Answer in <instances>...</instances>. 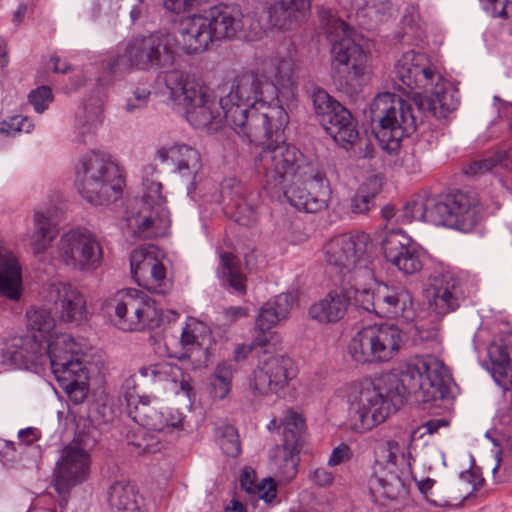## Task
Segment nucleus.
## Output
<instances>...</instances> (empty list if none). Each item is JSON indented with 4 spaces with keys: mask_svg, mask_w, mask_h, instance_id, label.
I'll list each match as a JSON object with an SVG mask.
<instances>
[{
    "mask_svg": "<svg viewBox=\"0 0 512 512\" xmlns=\"http://www.w3.org/2000/svg\"><path fill=\"white\" fill-rule=\"evenodd\" d=\"M434 484H435V480L430 479V478L424 479L417 483L419 491L421 492V494L423 495V497L429 504H431L432 506H435V507H443V506H445V502H442V501L434 498V494L432 492V488H433Z\"/></svg>",
    "mask_w": 512,
    "mask_h": 512,
    "instance_id": "obj_58",
    "label": "nucleus"
},
{
    "mask_svg": "<svg viewBox=\"0 0 512 512\" xmlns=\"http://www.w3.org/2000/svg\"><path fill=\"white\" fill-rule=\"evenodd\" d=\"M448 426V421L445 419H433L426 423H424L421 426H418L417 428L413 429L412 431H417V439L422 438L425 434H433L438 431L440 427H446Z\"/></svg>",
    "mask_w": 512,
    "mask_h": 512,
    "instance_id": "obj_60",
    "label": "nucleus"
},
{
    "mask_svg": "<svg viewBox=\"0 0 512 512\" xmlns=\"http://www.w3.org/2000/svg\"><path fill=\"white\" fill-rule=\"evenodd\" d=\"M429 305L438 315H446L459 307L458 286L450 274L434 277L427 289Z\"/></svg>",
    "mask_w": 512,
    "mask_h": 512,
    "instance_id": "obj_31",
    "label": "nucleus"
},
{
    "mask_svg": "<svg viewBox=\"0 0 512 512\" xmlns=\"http://www.w3.org/2000/svg\"><path fill=\"white\" fill-rule=\"evenodd\" d=\"M162 428H152L153 431L163 433H173L183 430L184 416L181 412L174 409H167L162 412Z\"/></svg>",
    "mask_w": 512,
    "mask_h": 512,
    "instance_id": "obj_53",
    "label": "nucleus"
},
{
    "mask_svg": "<svg viewBox=\"0 0 512 512\" xmlns=\"http://www.w3.org/2000/svg\"><path fill=\"white\" fill-rule=\"evenodd\" d=\"M305 177L279 192L297 210L316 213L327 207L330 197L329 181L318 166L307 170Z\"/></svg>",
    "mask_w": 512,
    "mask_h": 512,
    "instance_id": "obj_21",
    "label": "nucleus"
},
{
    "mask_svg": "<svg viewBox=\"0 0 512 512\" xmlns=\"http://www.w3.org/2000/svg\"><path fill=\"white\" fill-rule=\"evenodd\" d=\"M331 42V68L334 84L346 94L360 91L369 72V57L353 38L348 24L326 8L319 11Z\"/></svg>",
    "mask_w": 512,
    "mask_h": 512,
    "instance_id": "obj_5",
    "label": "nucleus"
},
{
    "mask_svg": "<svg viewBox=\"0 0 512 512\" xmlns=\"http://www.w3.org/2000/svg\"><path fill=\"white\" fill-rule=\"evenodd\" d=\"M398 381L401 393L413 394L422 402H430L443 399L448 394L450 375L437 357L415 356L401 364Z\"/></svg>",
    "mask_w": 512,
    "mask_h": 512,
    "instance_id": "obj_12",
    "label": "nucleus"
},
{
    "mask_svg": "<svg viewBox=\"0 0 512 512\" xmlns=\"http://www.w3.org/2000/svg\"><path fill=\"white\" fill-rule=\"evenodd\" d=\"M6 356L19 368L44 365L46 362V342L37 334H30L20 339L15 349L8 348Z\"/></svg>",
    "mask_w": 512,
    "mask_h": 512,
    "instance_id": "obj_33",
    "label": "nucleus"
},
{
    "mask_svg": "<svg viewBox=\"0 0 512 512\" xmlns=\"http://www.w3.org/2000/svg\"><path fill=\"white\" fill-rule=\"evenodd\" d=\"M294 47H279L255 71L238 76L230 92L220 99V127L223 123L251 143L263 142L269 127L279 131L289 116L279 97L292 98L298 85Z\"/></svg>",
    "mask_w": 512,
    "mask_h": 512,
    "instance_id": "obj_1",
    "label": "nucleus"
},
{
    "mask_svg": "<svg viewBox=\"0 0 512 512\" xmlns=\"http://www.w3.org/2000/svg\"><path fill=\"white\" fill-rule=\"evenodd\" d=\"M505 158V153L497 152L486 158L473 160L464 167V173L468 176L484 174L501 164Z\"/></svg>",
    "mask_w": 512,
    "mask_h": 512,
    "instance_id": "obj_50",
    "label": "nucleus"
},
{
    "mask_svg": "<svg viewBox=\"0 0 512 512\" xmlns=\"http://www.w3.org/2000/svg\"><path fill=\"white\" fill-rule=\"evenodd\" d=\"M395 75L402 85L411 90L423 91L417 98V110L435 118H445L459 104L457 90L447 81L429 57L409 50L395 65Z\"/></svg>",
    "mask_w": 512,
    "mask_h": 512,
    "instance_id": "obj_3",
    "label": "nucleus"
},
{
    "mask_svg": "<svg viewBox=\"0 0 512 512\" xmlns=\"http://www.w3.org/2000/svg\"><path fill=\"white\" fill-rule=\"evenodd\" d=\"M162 410H159L157 406L152 405L150 401L141 399L140 402L135 406L133 413V419L139 425L152 430V428H162Z\"/></svg>",
    "mask_w": 512,
    "mask_h": 512,
    "instance_id": "obj_48",
    "label": "nucleus"
},
{
    "mask_svg": "<svg viewBox=\"0 0 512 512\" xmlns=\"http://www.w3.org/2000/svg\"><path fill=\"white\" fill-rule=\"evenodd\" d=\"M417 431H402L383 446V458L388 467L378 462L369 480V491L376 502L384 499L394 500L403 491L404 484L397 474V461L404 457L405 449L417 440Z\"/></svg>",
    "mask_w": 512,
    "mask_h": 512,
    "instance_id": "obj_17",
    "label": "nucleus"
},
{
    "mask_svg": "<svg viewBox=\"0 0 512 512\" xmlns=\"http://www.w3.org/2000/svg\"><path fill=\"white\" fill-rule=\"evenodd\" d=\"M155 156L161 163L171 160L182 176L195 175L201 168L199 152L185 144L161 146L157 148Z\"/></svg>",
    "mask_w": 512,
    "mask_h": 512,
    "instance_id": "obj_34",
    "label": "nucleus"
},
{
    "mask_svg": "<svg viewBox=\"0 0 512 512\" xmlns=\"http://www.w3.org/2000/svg\"><path fill=\"white\" fill-rule=\"evenodd\" d=\"M60 319L65 323L80 324L86 319V300L80 290L68 283L54 285Z\"/></svg>",
    "mask_w": 512,
    "mask_h": 512,
    "instance_id": "obj_32",
    "label": "nucleus"
},
{
    "mask_svg": "<svg viewBox=\"0 0 512 512\" xmlns=\"http://www.w3.org/2000/svg\"><path fill=\"white\" fill-rule=\"evenodd\" d=\"M223 314L229 323L236 322L238 319L248 315L247 309L241 306L228 307L224 310Z\"/></svg>",
    "mask_w": 512,
    "mask_h": 512,
    "instance_id": "obj_64",
    "label": "nucleus"
},
{
    "mask_svg": "<svg viewBox=\"0 0 512 512\" xmlns=\"http://www.w3.org/2000/svg\"><path fill=\"white\" fill-rule=\"evenodd\" d=\"M143 187L141 208L126 218L127 227L138 238L163 237L168 233L171 220L164 206L166 198L162 194V184L145 178Z\"/></svg>",
    "mask_w": 512,
    "mask_h": 512,
    "instance_id": "obj_18",
    "label": "nucleus"
},
{
    "mask_svg": "<svg viewBox=\"0 0 512 512\" xmlns=\"http://www.w3.org/2000/svg\"><path fill=\"white\" fill-rule=\"evenodd\" d=\"M486 9H491L493 16L507 19L512 16V0H481Z\"/></svg>",
    "mask_w": 512,
    "mask_h": 512,
    "instance_id": "obj_55",
    "label": "nucleus"
},
{
    "mask_svg": "<svg viewBox=\"0 0 512 512\" xmlns=\"http://www.w3.org/2000/svg\"><path fill=\"white\" fill-rule=\"evenodd\" d=\"M382 250L388 263L405 275L423 268V249L402 229H391L382 240Z\"/></svg>",
    "mask_w": 512,
    "mask_h": 512,
    "instance_id": "obj_24",
    "label": "nucleus"
},
{
    "mask_svg": "<svg viewBox=\"0 0 512 512\" xmlns=\"http://www.w3.org/2000/svg\"><path fill=\"white\" fill-rule=\"evenodd\" d=\"M293 303L291 294L281 293L266 302L256 317L254 345L260 346L263 352L249 379V389L254 397L278 394L296 376L293 360L270 350L278 341V335L271 329L288 317Z\"/></svg>",
    "mask_w": 512,
    "mask_h": 512,
    "instance_id": "obj_2",
    "label": "nucleus"
},
{
    "mask_svg": "<svg viewBox=\"0 0 512 512\" xmlns=\"http://www.w3.org/2000/svg\"><path fill=\"white\" fill-rule=\"evenodd\" d=\"M46 342V360H49L51 369L53 368V353L58 354L65 359L75 357L80 351V346L74 339L66 333H57L53 338Z\"/></svg>",
    "mask_w": 512,
    "mask_h": 512,
    "instance_id": "obj_46",
    "label": "nucleus"
},
{
    "mask_svg": "<svg viewBox=\"0 0 512 512\" xmlns=\"http://www.w3.org/2000/svg\"><path fill=\"white\" fill-rule=\"evenodd\" d=\"M363 284L356 293V305L376 316L387 319L412 321L416 311L412 293L402 285L378 283L373 289Z\"/></svg>",
    "mask_w": 512,
    "mask_h": 512,
    "instance_id": "obj_16",
    "label": "nucleus"
},
{
    "mask_svg": "<svg viewBox=\"0 0 512 512\" xmlns=\"http://www.w3.org/2000/svg\"><path fill=\"white\" fill-rule=\"evenodd\" d=\"M58 235L57 222L52 211L36 210L33 217L31 246L36 254L44 253Z\"/></svg>",
    "mask_w": 512,
    "mask_h": 512,
    "instance_id": "obj_38",
    "label": "nucleus"
},
{
    "mask_svg": "<svg viewBox=\"0 0 512 512\" xmlns=\"http://www.w3.org/2000/svg\"><path fill=\"white\" fill-rule=\"evenodd\" d=\"M482 207L477 197L464 192L450 193L438 199L437 226L470 232L478 224Z\"/></svg>",
    "mask_w": 512,
    "mask_h": 512,
    "instance_id": "obj_23",
    "label": "nucleus"
},
{
    "mask_svg": "<svg viewBox=\"0 0 512 512\" xmlns=\"http://www.w3.org/2000/svg\"><path fill=\"white\" fill-rule=\"evenodd\" d=\"M381 185L372 177L363 182L350 200V210L354 214H366L374 205V198L380 192Z\"/></svg>",
    "mask_w": 512,
    "mask_h": 512,
    "instance_id": "obj_43",
    "label": "nucleus"
},
{
    "mask_svg": "<svg viewBox=\"0 0 512 512\" xmlns=\"http://www.w3.org/2000/svg\"><path fill=\"white\" fill-rule=\"evenodd\" d=\"M52 372L71 402L80 404L86 399L89 376L79 353L67 360L54 352Z\"/></svg>",
    "mask_w": 512,
    "mask_h": 512,
    "instance_id": "obj_26",
    "label": "nucleus"
},
{
    "mask_svg": "<svg viewBox=\"0 0 512 512\" xmlns=\"http://www.w3.org/2000/svg\"><path fill=\"white\" fill-rule=\"evenodd\" d=\"M27 325L31 334H37L41 339L48 341L56 332L55 319L51 312L44 308H30L27 311Z\"/></svg>",
    "mask_w": 512,
    "mask_h": 512,
    "instance_id": "obj_42",
    "label": "nucleus"
},
{
    "mask_svg": "<svg viewBox=\"0 0 512 512\" xmlns=\"http://www.w3.org/2000/svg\"><path fill=\"white\" fill-rule=\"evenodd\" d=\"M222 451L230 457H236L241 452V445L237 430L233 426H225L219 438Z\"/></svg>",
    "mask_w": 512,
    "mask_h": 512,
    "instance_id": "obj_52",
    "label": "nucleus"
},
{
    "mask_svg": "<svg viewBox=\"0 0 512 512\" xmlns=\"http://www.w3.org/2000/svg\"><path fill=\"white\" fill-rule=\"evenodd\" d=\"M215 41L261 39L264 28L256 15L244 14L236 5L219 4L202 11Z\"/></svg>",
    "mask_w": 512,
    "mask_h": 512,
    "instance_id": "obj_19",
    "label": "nucleus"
},
{
    "mask_svg": "<svg viewBox=\"0 0 512 512\" xmlns=\"http://www.w3.org/2000/svg\"><path fill=\"white\" fill-rule=\"evenodd\" d=\"M370 115L371 120L379 124L375 136L389 153H396L402 140L414 133L418 124L412 103L390 92L373 99Z\"/></svg>",
    "mask_w": 512,
    "mask_h": 512,
    "instance_id": "obj_9",
    "label": "nucleus"
},
{
    "mask_svg": "<svg viewBox=\"0 0 512 512\" xmlns=\"http://www.w3.org/2000/svg\"><path fill=\"white\" fill-rule=\"evenodd\" d=\"M311 0H276L267 8L268 23L285 31L298 26L309 15Z\"/></svg>",
    "mask_w": 512,
    "mask_h": 512,
    "instance_id": "obj_30",
    "label": "nucleus"
},
{
    "mask_svg": "<svg viewBox=\"0 0 512 512\" xmlns=\"http://www.w3.org/2000/svg\"><path fill=\"white\" fill-rule=\"evenodd\" d=\"M220 267L224 281L236 292L244 294L246 291V276L241 270L237 257L227 252L221 254Z\"/></svg>",
    "mask_w": 512,
    "mask_h": 512,
    "instance_id": "obj_45",
    "label": "nucleus"
},
{
    "mask_svg": "<svg viewBox=\"0 0 512 512\" xmlns=\"http://www.w3.org/2000/svg\"><path fill=\"white\" fill-rule=\"evenodd\" d=\"M209 334L208 327L195 318H188L181 334V344L184 349L190 350L195 345H201Z\"/></svg>",
    "mask_w": 512,
    "mask_h": 512,
    "instance_id": "obj_49",
    "label": "nucleus"
},
{
    "mask_svg": "<svg viewBox=\"0 0 512 512\" xmlns=\"http://www.w3.org/2000/svg\"><path fill=\"white\" fill-rule=\"evenodd\" d=\"M88 121L87 123H85L83 126L85 127L87 125V130L88 131H93L95 130L102 122V118H101V115H102V108H101V105H97L93 111L91 112H88Z\"/></svg>",
    "mask_w": 512,
    "mask_h": 512,
    "instance_id": "obj_63",
    "label": "nucleus"
},
{
    "mask_svg": "<svg viewBox=\"0 0 512 512\" xmlns=\"http://www.w3.org/2000/svg\"><path fill=\"white\" fill-rule=\"evenodd\" d=\"M169 41L171 38L165 32L134 37L127 42L124 52L108 63L107 70L117 73L133 68L149 70L169 66L175 59V51Z\"/></svg>",
    "mask_w": 512,
    "mask_h": 512,
    "instance_id": "obj_13",
    "label": "nucleus"
},
{
    "mask_svg": "<svg viewBox=\"0 0 512 512\" xmlns=\"http://www.w3.org/2000/svg\"><path fill=\"white\" fill-rule=\"evenodd\" d=\"M162 252L154 245L143 246L130 255L131 273L139 286L156 294L165 295L172 289L162 263Z\"/></svg>",
    "mask_w": 512,
    "mask_h": 512,
    "instance_id": "obj_22",
    "label": "nucleus"
},
{
    "mask_svg": "<svg viewBox=\"0 0 512 512\" xmlns=\"http://www.w3.org/2000/svg\"><path fill=\"white\" fill-rule=\"evenodd\" d=\"M283 446L301 449L306 424L303 416L293 410H288L282 420Z\"/></svg>",
    "mask_w": 512,
    "mask_h": 512,
    "instance_id": "obj_44",
    "label": "nucleus"
},
{
    "mask_svg": "<svg viewBox=\"0 0 512 512\" xmlns=\"http://www.w3.org/2000/svg\"><path fill=\"white\" fill-rule=\"evenodd\" d=\"M351 457V448L347 444L342 443L333 449L328 460V465L332 467L340 465L341 463L349 461Z\"/></svg>",
    "mask_w": 512,
    "mask_h": 512,
    "instance_id": "obj_57",
    "label": "nucleus"
},
{
    "mask_svg": "<svg viewBox=\"0 0 512 512\" xmlns=\"http://www.w3.org/2000/svg\"><path fill=\"white\" fill-rule=\"evenodd\" d=\"M90 462V455L78 446L63 449L54 472V488L59 495L65 498L72 487L87 479Z\"/></svg>",
    "mask_w": 512,
    "mask_h": 512,
    "instance_id": "obj_25",
    "label": "nucleus"
},
{
    "mask_svg": "<svg viewBox=\"0 0 512 512\" xmlns=\"http://www.w3.org/2000/svg\"><path fill=\"white\" fill-rule=\"evenodd\" d=\"M139 373L141 376L150 378L154 382L164 383L165 388L175 394L182 392L190 396L193 390L190 375L183 370L178 362L164 360L141 367Z\"/></svg>",
    "mask_w": 512,
    "mask_h": 512,
    "instance_id": "obj_29",
    "label": "nucleus"
},
{
    "mask_svg": "<svg viewBox=\"0 0 512 512\" xmlns=\"http://www.w3.org/2000/svg\"><path fill=\"white\" fill-rule=\"evenodd\" d=\"M300 449L277 445L270 453L269 465L280 483H289L298 473Z\"/></svg>",
    "mask_w": 512,
    "mask_h": 512,
    "instance_id": "obj_37",
    "label": "nucleus"
},
{
    "mask_svg": "<svg viewBox=\"0 0 512 512\" xmlns=\"http://www.w3.org/2000/svg\"><path fill=\"white\" fill-rule=\"evenodd\" d=\"M269 135L263 142H253L262 146L255 159L256 173L262 178L263 188L272 197H279V192L305 177L307 170L317 166L306 161L304 154L284 137L286 126L276 130L269 127Z\"/></svg>",
    "mask_w": 512,
    "mask_h": 512,
    "instance_id": "obj_4",
    "label": "nucleus"
},
{
    "mask_svg": "<svg viewBox=\"0 0 512 512\" xmlns=\"http://www.w3.org/2000/svg\"><path fill=\"white\" fill-rule=\"evenodd\" d=\"M333 479V474L325 468H317L312 473V480L320 486L332 484Z\"/></svg>",
    "mask_w": 512,
    "mask_h": 512,
    "instance_id": "obj_62",
    "label": "nucleus"
},
{
    "mask_svg": "<svg viewBox=\"0 0 512 512\" xmlns=\"http://www.w3.org/2000/svg\"><path fill=\"white\" fill-rule=\"evenodd\" d=\"M33 128L32 120L22 115H14L0 122V132L6 135H14L19 132L29 133Z\"/></svg>",
    "mask_w": 512,
    "mask_h": 512,
    "instance_id": "obj_51",
    "label": "nucleus"
},
{
    "mask_svg": "<svg viewBox=\"0 0 512 512\" xmlns=\"http://www.w3.org/2000/svg\"><path fill=\"white\" fill-rule=\"evenodd\" d=\"M113 311L115 325L123 331H145L159 325L161 311L156 301L145 291L126 288L117 291L106 302Z\"/></svg>",
    "mask_w": 512,
    "mask_h": 512,
    "instance_id": "obj_14",
    "label": "nucleus"
},
{
    "mask_svg": "<svg viewBox=\"0 0 512 512\" xmlns=\"http://www.w3.org/2000/svg\"><path fill=\"white\" fill-rule=\"evenodd\" d=\"M108 503L113 512H144L143 498L133 486L121 481L110 486Z\"/></svg>",
    "mask_w": 512,
    "mask_h": 512,
    "instance_id": "obj_39",
    "label": "nucleus"
},
{
    "mask_svg": "<svg viewBox=\"0 0 512 512\" xmlns=\"http://www.w3.org/2000/svg\"><path fill=\"white\" fill-rule=\"evenodd\" d=\"M29 102L33 105L37 113H42L48 108V105L53 101V94L49 87L41 86L30 92Z\"/></svg>",
    "mask_w": 512,
    "mask_h": 512,
    "instance_id": "obj_54",
    "label": "nucleus"
},
{
    "mask_svg": "<svg viewBox=\"0 0 512 512\" xmlns=\"http://www.w3.org/2000/svg\"><path fill=\"white\" fill-rule=\"evenodd\" d=\"M381 217L387 224L402 225L404 223L402 210H396L393 205H385L381 209Z\"/></svg>",
    "mask_w": 512,
    "mask_h": 512,
    "instance_id": "obj_59",
    "label": "nucleus"
},
{
    "mask_svg": "<svg viewBox=\"0 0 512 512\" xmlns=\"http://www.w3.org/2000/svg\"><path fill=\"white\" fill-rule=\"evenodd\" d=\"M131 444L135 446L138 453L151 454L160 450V443L154 441L153 437L146 438L143 436L141 441L131 442Z\"/></svg>",
    "mask_w": 512,
    "mask_h": 512,
    "instance_id": "obj_61",
    "label": "nucleus"
},
{
    "mask_svg": "<svg viewBox=\"0 0 512 512\" xmlns=\"http://www.w3.org/2000/svg\"><path fill=\"white\" fill-rule=\"evenodd\" d=\"M395 396L396 393L382 379L364 378L347 384V428L364 434L384 423L397 410Z\"/></svg>",
    "mask_w": 512,
    "mask_h": 512,
    "instance_id": "obj_6",
    "label": "nucleus"
},
{
    "mask_svg": "<svg viewBox=\"0 0 512 512\" xmlns=\"http://www.w3.org/2000/svg\"><path fill=\"white\" fill-rule=\"evenodd\" d=\"M372 242L365 232L342 234L328 240L323 248L324 261L340 275L345 284H368L373 280L370 268Z\"/></svg>",
    "mask_w": 512,
    "mask_h": 512,
    "instance_id": "obj_7",
    "label": "nucleus"
},
{
    "mask_svg": "<svg viewBox=\"0 0 512 512\" xmlns=\"http://www.w3.org/2000/svg\"><path fill=\"white\" fill-rule=\"evenodd\" d=\"M312 102L319 122L337 144L352 145L357 140V122L346 107L322 89L313 93Z\"/></svg>",
    "mask_w": 512,
    "mask_h": 512,
    "instance_id": "obj_20",
    "label": "nucleus"
},
{
    "mask_svg": "<svg viewBox=\"0 0 512 512\" xmlns=\"http://www.w3.org/2000/svg\"><path fill=\"white\" fill-rule=\"evenodd\" d=\"M166 33L171 38V49H179L188 55L201 53L214 42L203 12L182 19L177 33Z\"/></svg>",
    "mask_w": 512,
    "mask_h": 512,
    "instance_id": "obj_27",
    "label": "nucleus"
},
{
    "mask_svg": "<svg viewBox=\"0 0 512 512\" xmlns=\"http://www.w3.org/2000/svg\"><path fill=\"white\" fill-rule=\"evenodd\" d=\"M150 96V90L148 87H137L132 96L127 99L126 110L132 112L135 109L146 106Z\"/></svg>",
    "mask_w": 512,
    "mask_h": 512,
    "instance_id": "obj_56",
    "label": "nucleus"
},
{
    "mask_svg": "<svg viewBox=\"0 0 512 512\" xmlns=\"http://www.w3.org/2000/svg\"><path fill=\"white\" fill-rule=\"evenodd\" d=\"M21 288L22 271L18 258L0 244V295L18 300Z\"/></svg>",
    "mask_w": 512,
    "mask_h": 512,
    "instance_id": "obj_35",
    "label": "nucleus"
},
{
    "mask_svg": "<svg viewBox=\"0 0 512 512\" xmlns=\"http://www.w3.org/2000/svg\"><path fill=\"white\" fill-rule=\"evenodd\" d=\"M170 98L185 109L187 121L195 128L220 127V100L194 75L173 69L164 73Z\"/></svg>",
    "mask_w": 512,
    "mask_h": 512,
    "instance_id": "obj_8",
    "label": "nucleus"
},
{
    "mask_svg": "<svg viewBox=\"0 0 512 512\" xmlns=\"http://www.w3.org/2000/svg\"><path fill=\"white\" fill-rule=\"evenodd\" d=\"M240 485L247 493L256 495L266 503H272L277 497V483L272 477L258 481L254 469L245 467L240 474Z\"/></svg>",
    "mask_w": 512,
    "mask_h": 512,
    "instance_id": "obj_41",
    "label": "nucleus"
},
{
    "mask_svg": "<svg viewBox=\"0 0 512 512\" xmlns=\"http://www.w3.org/2000/svg\"><path fill=\"white\" fill-rule=\"evenodd\" d=\"M438 198L427 195H418L407 201L402 209L404 223L414 220L424 221L437 226L434 218L437 216Z\"/></svg>",
    "mask_w": 512,
    "mask_h": 512,
    "instance_id": "obj_40",
    "label": "nucleus"
},
{
    "mask_svg": "<svg viewBox=\"0 0 512 512\" xmlns=\"http://www.w3.org/2000/svg\"><path fill=\"white\" fill-rule=\"evenodd\" d=\"M55 259L67 268L92 274L104 260V251L98 237L86 228H75L65 232L59 239Z\"/></svg>",
    "mask_w": 512,
    "mask_h": 512,
    "instance_id": "obj_15",
    "label": "nucleus"
},
{
    "mask_svg": "<svg viewBox=\"0 0 512 512\" xmlns=\"http://www.w3.org/2000/svg\"><path fill=\"white\" fill-rule=\"evenodd\" d=\"M79 193L90 203L103 205L121 194L124 179L118 165L100 152L84 155L75 170Z\"/></svg>",
    "mask_w": 512,
    "mask_h": 512,
    "instance_id": "obj_10",
    "label": "nucleus"
},
{
    "mask_svg": "<svg viewBox=\"0 0 512 512\" xmlns=\"http://www.w3.org/2000/svg\"><path fill=\"white\" fill-rule=\"evenodd\" d=\"M361 283L345 284L340 281V288L329 291L322 299L312 304L309 308L311 319L319 323H336L341 320L353 299L356 303V293L362 287Z\"/></svg>",
    "mask_w": 512,
    "mask_h": 512,
    "instance_id": "obj_28",
    "label": "nucleus"
},
{
    "mask_svg": "<svg viewBox=\"0 0 512 512\" xmlns=\"http://www.w3.org/2000/svg\"><path fill=\"white\" fill-rule=\"evenodd\" d=\"M405 344V334L395 324H370L358 330L347 345V354L356 364L389 363Z\"/></svg>",
    "mask_w": 512,
    "mask_h": 512,
    "instance_id": "obj_11",
    "label": "nucleus"
},
{
    "mask_svg": "<svg viewBox=\"0 0 512 512\" xmlns=\"http://www.w3.org/2000/svg\"><path fill=\"white\" fill-rule=\"evenodd\" d=\"M233 369L227 362L219 363L210 378V394L213 399L226 398L232 388Z\"/></svg>",
    "mask_w": 512,
    "mask_h": 512,
    "instance_id": "obj_47",
    "label": "nucleus"
},
{
    "mask_svg": "<svg viewBox=\"0 0 512 512\" xmlns=\"http://www.w3.org/2000/svg\"><path fill=\"white\" fill-rule=\"evenodd\" d=\"M228 188V195L235 210L234 220L244 226L254 224L257 221L256 200L258 195L236 180H232V184Z\"/></svg>",
    "mask_w": 512,
    "mask_h": 512,
    "instance_id": "obj_36",
    "label": "nucleus"
}]
</instances>
